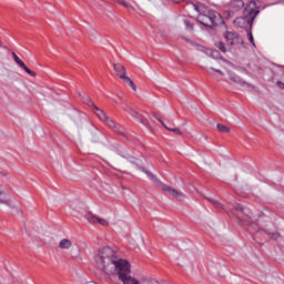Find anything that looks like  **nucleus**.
Wrapping results in <instances>:
<instances>
[{
    "label": "nucleus",
    "instance_id": "11",
    "mask_svg": "<svg viewBox=\"0 0 284 284\" xmlns=\"http://www.w3.org/2000/svg\"><path fill=\"white\" fill-rule=\"evenodd\" d=\"M113 68L115 74H118L122 79V81L128 78V75H125V67H123L122 64H114Z\"/></svg>",
    "mask_w": 284,
    "mask_h": 284
},
{
    "label": "nucleus",
    "instance_id": "4",
    "mask_svg": "<svg viewBox=\"0 0 284 284\" xmlns=\"http://www.w3.org/2000/svg\"><path fill=\"white\" fill-rule=\"evenodd\" d=\"M132 271L130 270L129 263L118 276L123 284H141L136 277L130 275Z\"/></svg>",
    "mask_w": 284,
    "mask_h": 284
},
{
    "label": "nucleus",
    "instance_id": "28",
    "mask_svg": "<svg viewBox=\"0 0 284 284\" xmlns=\"http://www.w3.org/2000/svg\"><path fill=\"white\" fill-rule=\"evenodd\" d=\"M140 123H143V125H149L150 124V122L146 119L141 120Z\"/></svg>",
    "mask_w": 284,
    "mask_h": 284
},
{
    "label": "nucleus",
    "instance_id": "3",
    "mask_svg": "<svg viewBox=\"0 0 284 284\" xmlns=\"http://www.w3.org/2000/svg\"><path fill=\"white\" fill-rule=\"evenodd\" d=\"M141 170L144 172V174H146L150 181L154 183V185H158L159 187H161L163 192H168L170 196H172L173 199H176V201H183L185 199V194L183 192L176 189H172L168 186V184H163V182H161L154 174H152V172L148 171V169L141 168Z\"/></svg>",
    "mask_w": 284,
    "mask_h": 284
},
{
    "label": "nucleus",
    "instance_id": "35",
    "mask_svg": "<svg viewBox=\"0 0 284 284\" xmlns=\"http://www.w3.org/2000/svg\"><path fill=\"white\" fill-rule=\"evenodd\" d=\"M179 265L183 266V264L179 263Z\"/></svg>",
    "mask_w": 284,
    "mask_h": 284
},
{
    "label": "nucleus",
    "instance_id": "14",
    "mask_svg": "<svg viewBox=\"0 0 284 284\" xmlns=\"http://www.w3.org/2000/svg\"><path fill=\"white\" fill-rule=\"evenodd\" d=\"M199 52H203V54H206V57H212L213 54H216V51H213L212 49L205 48V47H197Z\"/></svg>",
    "mask_w": 284,
    "mask_h": 284
},
{
    "label": "nucleus",
    "instance_id": "25",
    "mask_svg": "<svg viewBox=\"0 0 284 284\" xmlns=\"http://www.w3.org/2000/svg\"><path fill=\"white\" fill-rule=\"evenodd\" d=\"M124 110H126V112L131 113V115L133 116H136V114H139L134 109H131V108L124 109Z\"/></svg>",
    "mask_w": 284,
    "mask_h": 284
},
{
    "label": "nucleus",
    "instance_id": "18",
    "mask_svg": "<svg viewBox=\"0 0 284 284\" xmlns=\"http://www.w3.org/2000/svg\"><path fill=\"white\" fill-rule=\"evenodd\" d=\"M164 128H165V130H168L169 132H174V134H178V136H181V134H183V132L181 131V129H178V128L172 129V128L166 126V124H165Z\"/></svg>",
    "mask_w": 284,
    "mask_h": 284
},
{
    "label": "nucleus",
    "instance_id": "24",
    "mask_svg": "<svg viewBox=\"0 0 284 284\" xmlns=\"http://www.w3.org/2000/svg\"><path fill=\"white\" fill-rule=\"evenodd\" d=\"M118 3H120V6H123L124 8H130V4L125 0H118Z\"/></svg>",
    "mask_w": 284,
    "mask_h": 284
},
{
    "label": "nucleus",
    "instance_id": "6",
    "mask_svg": "<svg viewBox=\"0 0 284 284\" xmlns=\"http://www.w3.org/2000/svg\"><path fill=\"white\" fill-rule=\"evenodd\" d=\"M93 112H94L95 116H98V119H100V121H103V123H105L109 128H115L114 121L110 120L108 114H105V112H103V110L99 109V106H97V105L93 106Z\"/></svg>",
    "mask_w": 284,
    "mask_h": 284
},
{
    "label": "nucleus",
    "instance_id": "23",
    "mask_svg": "<svg viewBox=\"0 0 284 284\" xmlns=\"http://www.w3.org/2000/svg\"><path fill=\"white\" fill-rule=\"evenodd\" d=\"M152 116H154L156 119V121H159V123H161V125H163V128H165V122H163V120L161 119V116H159V114L152 113Z\"/></svg>",
    "mask_w": 284,
    "mask_h": 284
},
{
    "label": "nucleus",
    "instance_id": "27",
    "mask_svg": "<svg viewBox=\"0 0 284 284\" xmlns=\"http://www.w3.org/2000/svg\"><path fill=\"white\" fill-rule=\"evenodd\" d=\"M184 26H185L186 28H190V29L192 30V24H190V21L184 20Z\"/></svg>",
    "mask_w": 284,
    "mask_h": 284
},
{
    "label": "nucleus",
    "instance_id": "30",
    "mask_svg": "<svg viewBox=\"0 0 284 284\" xmlns=\"http://www.w3.org/2000/svg\"><path fill=\"white\" fill-rule=\"evenodd\" d=\"M273 239H277L278 237V233H271Z\"/></svg>",
    "mask_w": 284,
    "mask_h": 284
},
{
    "label": "nucleus",
    "instance_id": "31",
    "mask_svg": "<svg viewBox=\"0 0 284 284\" xmlns=\"http://www.w3.org/2000/svg\"><path fill=\"white\" fill-rule=\"evenodd\" d=\"M213 203L216 204L217 207H223V205H221V203H219V202H213Z\"/></svg>",
    "mask_w": 284,
    "mask_h": 284
},
{
    "label": "nucleus",
    "instance_id": "21",
    "mask_svg": "<svg viewBox=\"0 0 284 284\" xmlns=\"http://www.w3.org/2000/svg\"><path fill=\"white\" fill-rule=\"evenodd\" d=\"M71 256L73 258H79V256H81V248L78 247L74 251H72Z\"/></svg>",
    "mask_w": 284,
    "mask_h": 284
},
{
    "label": "nucleus",
    "instance_id": "12",
    "mask_svg": "<svg viewBox=\"0 0 284 284\" xmlns=\"http://www.w3.org/2000/svg\"><path fill=\"white\" fill-rule=\"evenodd\" d=\"M250 19L251 18H237L234 20V24L237 27V28H245V26H250Z\"/></svg>",
    "mask_w": 284,
    "mask_h": 284
},
{
    "label": "nucleus",
    "instance_id": "15",
    "mask_svg": "<svg viewBox=\"0 0 284 284\" xmlns=\"http://www.w3.org/2000/svg\"><path fill=\"white\" fill-rule=\"evenodd\" d=\"M232 8H234V10H241V8H243L245 6V3L243 2V0H233L231 2Z\"/></svg>",
    "mask_w": 284,
    "mask_h": 284
},
{
    "label": "nucleus",
    "instance_id": "17",
    "mask_svg": "<svg viewBox=\"0 0 284 284\" xmlns=\"http://www.w3.org/2000/svg\"><path fill=\"white\" fill-rule=\"evenodd\" d=\"M82 100H83V103H85V104L89 105L90 108H94V106H95V105H94V102H92V99H90V97L84 95V97L82 98Z\"/></svg>",
    "mask_w": 284,
    "mask_h": 284
},
{
    "label": "nucleus",
    "instance_id": "8",
    "mask_svg": "<svg viewBox=\"0 0 284 284\" xmlns=\"http://www.w3.org/2000/svg\"><path fill=\"white\" fill-rule=\"evenodd\" d=\"M245 14L248 16L250 19H256L258 14V7L256 6V1H251L244 10Z\"/></svg>",
    "mask_w": 284,
    "mask_h": 284
},
{
    "label": "nucleus",
    "instance_id": "1",
    "mask_svg": "<svg viewBox=\"0 0 284 284\" xmlns=\"http://www.w3.org/2000/svg\"><path fill=\"white\" fill-rule=\"evenodd\" d=\"M93 263L101 274L114 276L115 274L119 275L130 262L120 258L119 254L112 247L104 246L95 251Z\"/></svg>",
    "mask_w": 284,
    "mask_h": 284
},
{
    "label": "nucleus",
    "instance_id": "32",
    "mask_svg": "<svg viewBox=\"0 0 284 284\" xmlns=\"http://www.w3.org/2000/svg\"><path fill=\"white\" fill-rule=\"evenodd\" d=\"M2 194H6V192H3V191L0 189V196H2Z\"/></svg>",
    "mask_w": 284,
    "mask_h": 284
},
{
    "label": "nucleus",
    "instance_id": "29",
    "mask_svg": "<svg viewBox=\"0 0 284 284\" xmlns=\"http://www.w3.org/2000/svg\"><path fill=\"white\" fill-rule=\"evenodd\" d=\"M235 210L239 212V211H243V206L242 205H240V204H237L236 206H235Z\"/></svg>",
    "mask_w": 284,
    "mask_h": 284
},
{
    "label": "nucleus",
    "instance_id": "9",
    "mask_svg": "<svg viewBox=\"0 0 284 284\" xmlns=\"http://www.w3.org/2000/svg\"><path fill=\"white\" fill-rule=\"evenodd\" d=\"M12 57H13V60L17 63V65H19V68L24 70V72H27V74H29V77H37V73L34 71L30 70V68H28V65H26V62L22 61L21 59H19V55H17V53L12 52Z\"/></svg>",
    "mask_w": 284,
    "mask_h": 284
},
{
    "label": "nucleus",
    "instance_id": "2",
    "mask_svg": "<svg viewBox=\"0 0 284 284\" xmlns=\"http://www.w3.org/2000/svg\"><path fill=\"white\" fill-rule=\"evenodd\" d=\"M194 10L199 12L197 21L202 23L205 28H214V26H219V21H221V14L216 11H207L205 7H200L199 4H193Z\"/></svg>",
    "mask_w": 284,
    "mask_h": 284
},
{
    "label": "nucleus",
    "instance_id": "10",
    "mask_svg": "<svg viewBox=\"0 0 284 284\" xmlns=\"http://www.w3.org/2000/svg\"><path fill=\"white\" fill-rule=\"evenodd\" d=\"M229 79L233 82L236 83V85H241L242 88H248L250 84L245 82L241 77H239L236 73L232 71H227Z\"/></svg>",
    "mask_w": 284,
    "mask_h": 284
},
{
    "label": "nucleus",
    "instance_id": "22",
    "mask_svg": "<svg viewBox=\"0 0 284 284\" xmlns=\"http://www.w3.org/2000/svg\"><path fill=\"white\" fill-rule=\"evenodd\" d=\"M248 41L252 43L253 48H256V42H254V36L252 34V31L247 32Z\"/></svg>",
    "mask_w": 284,
    "mask_h": 284
},
{
    "label": "nucleus",
    "instance_id": "16",
    "mask_svg": "<svg viewBox=\"0 0 284 284\" xmlns=\"http://www.w3.org/2000/svg\"><path fill=\"white\" fill-rule=\"evenodd\" d=\"M124 83H128L130 85V88H132V90H134V92H136V84H134V81H132V79H130V77L124 78Z\"/></svg>",
    "mask_w": 284,
    "mask_h": 284
},
{
    "label": "nucleus",
    "instance_id": "13",
    "mask_svg": "<svg viewBox=\"0 0 284 284\" xmlns=\"http://www.w3.org/2000/svg\"><path fill=\"white\" fill-rule=\"evenodd\" d=\"M72 245H73L72 240H70V239H62L59 242L60 250H71Z\"/></svg>",
    "mask_w": 284,
    "mask_h": 284
},
{
    "label": "nucleus",
    "instance_id": "7",
    "mask_svg": "<svg viewBox=\"0 0 284 284\" xmlns=\"http://www.w3.org/2000/svg\"><path fill=\"white\" fill-rule=\"evenodd\" d=\"M85 219L91 224L98 223L99 225H102L103 227H108V225H110V221H108L103 217H99V216L94 215L93 213H87Z\"/></svg>",
    "mask_w": 284,
    "mask_h": 284
},
{
    "label": "nucleus",
    "instance_id": "19",
    "mask_svg": "<svg viewBox=\"0 0 284 284\" xmlns=\"http://www.w3.org/2000/svg\"><path fill=\"white\" fill-rule=\"evenodd\" d=\"M215 47L219 48L221 50V52H227V47H225L224 42H216Z\"/></svg>",
    "mask_w": 284,
    "mask_h": 284
},
{
    "label": "nucleus",
    "instance_id": "26",
    "mask_svg": "<svg viewBox=\"0 0 284 284\" xmlns=\"http://www.w3.org/2000/svg\"><path fill=\"white\" fill-rule=\"evenodd\" d=\"M211 70H213V72H217V74H221V77H225V73L219 69L211 68Z\"/></svg>",
    "mask_w": 284,
    "mask_h": 284
},
{
    "label": "nucleus",
    "instance_id": "33",
    "mask_svg": "<svg viewBox=\"0 0 284 284\" xmlns=\"http://www.w3.org/2000/svg\"><path fill=\"white\" fill-rule=\"evenodd\" d=\"M119 133H120V134H123V130H120Z\"/></svg>",
    "mask_w": 284,
    "mask_h": 284
},
{
    "label": "nucleus",
    "instance_id": "5",
    "mask_svg": "<svg viewBox=\"0 0 284 284\" xmlns=\"http://www.w3.org/2000/svg\"><path fill=\"white\" fill-rule=\"evenodd\" d=\"M224 39L229 45H241L243 43V38L234 31L224 32Z\"/></svg>",
    "mask_w": 284,
    "mask_h": 284
},
{
    "label": "nucleus",
    "instance_id": "34",
    "mask_svg": "<svg viewBox=\"0 0 284 284\" xmlns=\"http://www.w3.org/2000/svg\"><path fill=\"white\" fill-rule=\"evenodd\" d=\"M0 203H6V201H0Z\"/></svg>",
    "mask_w": 284,
    "mask_h": 284
},
{
    "label": "nucleus",
    "instance_id": "20",
    "mask_svg": "<svg viewBox=\"0 0 284 284\" xmlns=\"http://www.w3.org/2000/svg\"><path fill=\"white\" fill-rule=\"evenodd\" d=\"M217 130H219V132H223V133L231 132L230 128H227L223 124H217Z\"/></svg>",
    "mask_w": 284,
    "mask_h": 284
}]
</instances>
